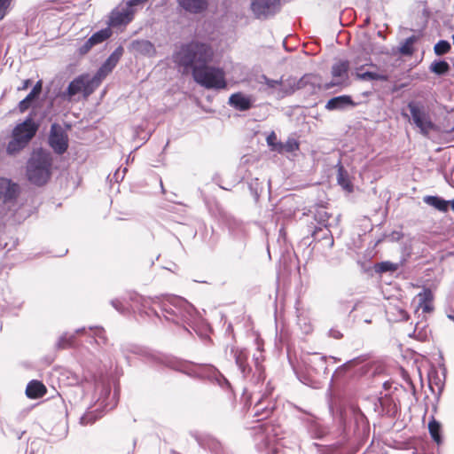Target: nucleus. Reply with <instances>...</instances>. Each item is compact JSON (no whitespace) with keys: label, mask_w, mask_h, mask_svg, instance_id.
<instances>
[{"label":"nucleus","mask_w":454,"mask_h":454,"mask_svg":"<svg viewBox=\"0 0 454 454\" xmlns=\"http://www.w3.org/2000/svg\"><path fill=\"white\" fill-rule=\"evenodd\" d=\"M236 364L239 366L244 377L251 372V367L247 363L248 352L246 348H235L233 351Z\"/></svg>","instance_id":"dca6fc26"},{"label":"nucleus","mask_w":454,"mask_h":454,"mask_svg":"<svg viewBox=\"0 0 454 454\" xmlns=\"http://www.w3.org/2000/svg\"><path fill=\"white\" fill-rule=\"evenodd\" d=\"M52 159L43 150L34 152L27 166V179L34 184H45L51 177Z\"/></svg>","instance_id":"7ed1b4c3"},{"label":"nucleus","mask_w":454,"mask_h":454,"mask_svg":"<svg viewBox=\"0 0 454 454\" xmlns=\"http://www.w3.org/2000/svg\"><path fill=\"white\" fill-rule=\"evenodd\" d=\"M413 38H408L400 47V52L403 55H411L413 53Z\"/></svg>","instance_id":"473e14b6"},{"label":"nucleus","mask_w":454,"mask_h":454,"mask_svg":"<svg viewBox=\"0 0 454 454\" xmlns=\"http://www.w3.org/2000/svg\"><path fill=\"white\" fill-rule=\"evenodd\" d=\"M387 314L388 315H390V314L394 315L395 313H394V311H388Z\"/></svg>","instance_id":"603ef678"},{"label":"nucleus","mask_w":454,"mask_h":454,"mask_svg":"<svg viewBox=\"0 0 454 454\" xmlns=\"http://www.w3.org/2000/svg\"><path fill=\"white\" fill-rule=\"evenodd\" d=\"M279 6L280 0H251V10L257 19L275 13Z\"/></svg>","instance_id":"9d476101"},{"label":"nucleus","mask_w":454,"mask_h":454,"mask_svg":"<svg viewBox=\"0 0 454 454\" xmlns=\"http://www.w3.org/2000/svg\"><path fill=\"white\" fill-rule=\"evenodd\" d=\"M451 209H452V210H453V212H454V199H453V200H451Z\"/></svg>","instance_id":"8fccbe9b"},{"label":"nucleus","mask_w":454,"mask_h":454,"mask_svg":"<svg viewBox=\"0 0 454 454\" xmlns=\"http://www.w3.org/2000/svg\"><path fill=\"white\" fill-rule=\"evenodd\" d=\"M19 193V186L11 180L0 177V200L8 202L14 200Z\"/></svg>","instance_id":"4468645a"},{"label":"nucleus","mask_w":454,"mask_h":454,"mask_svg":"<svg viewBox=\"0 0 454 454\" xmlns=\"http://www.w3.org/2000/svg\"><path fill=\"white\" fill-rule=\"evenodd\" d=\"M419 305L418 309H420L424 313H430L434 310V294L429 288H425L422 292L418 294Z\"/></svg>","instance_id":"a211bd4d"},{"label":"nucleus","mask_w":454,"mask_h":454,"mask_svg":"<svg viewBox=\"0 0 454 454\" xmlns=\"http://www.w3.org/2000/svg\"><path fill=\"white\" fill-rule=\"evenodd\" d=\"M31 83H32L31 80H29V79L24 80L22 82L21 86L19 87L18 90H27L31 85Z\"/></svg>","instance_id":"a18cd8bd"},{"label":"nucleus","mask_w":454,"mask_h":454,"mask_svg":"<svg viewBox=\"0 0 454 454\" xmlns=\"http://www.w3.org/2000/svg\"><path fill=\"white\" fill-rule=\"evenodd\" d=\"M265 83H266V84H267V86H268V87H270V88H276V87H277V85H281V86H283V87H284V89H285V92H286V94H288V93L286 92V90H288L286 89V86H288V87H289V85H288V82H286H286H283L282 81H280V82H279V81H276V80H271V79L265 78Z\"/></svg>","instance_id":"e433bc0d"},{"label":"nucleus","mask_w":454,"mask_h":454,"mask_svg":"<svg viewBox=\"0 0 454 454\" xmlns=\"http://www.w3.org/2000/svg\"><path fill=\"white\" fill-rule=\"evenodd\" d=\"M49 145L58 154H63L68 148L67 134L58 123H53L51 126Z\"/></svg>","instance_id":"1a4fd4ad"},{"label":"nucleus","mask_w":454,"mask_h":454,"mask_svg":"<svg viewBox=\"0 0 454 454\" xmlns=\"http://www.w3.org/2000/svg\"><path fill=\"white\" fill-rule=\"evenodd\" d=\"M423 201L442 213H447L449 207H451V200H446L439 196L427 195L423 198Z\"/></svg>","instance_id":"aec40b11"},{"label":"nucleus","mask_w":454,"mask_h":454,"mask_svg":"<svg viewBox=\"0 0 454 454\" xmlns=\"http://www.w3.org/2000/svg\"><path fill=\"white\" fill-rule=\"evenodd\" d=\"M43 90V81L39 80L35 86L32 89V91L36 93L37 95H40Z\"/></svg>","instance_id":"c03bdc74"},{"label":"nucleus","mask_w":454,"mask_h":454,"mask_svg":"<svg viewBox=\"0 0 454 454\" xmlns=\"http://www.w3.org/2000/svg\"><path fill=\"white\" fill-rule=\"evenodd\" d=\"M322 231V228L321 227H316L312 232H311V237L313 238L314 240L317 239V234L318 231Z\"/></svg>","instance_id":"de8ad7c7"},{"label":"nucleus","mask_w":454,"mask_h":454,"mask_svg":"<svg viewBox=\"0 0 454 454\" xmlns=\"http://www.w3.org/2000/svg\"><path fill=\"white\" fill-rule=\"evenodd\" d=\"M327 235H329V236H330V238H329V239H330V243H329V245H330V247H333V246L334 241H333V237L331 236V231H330L329 230H327V233H325V235L324 236V238H326V236H327Z\"/></svg>","instance_id":"09e8293b"},{"label":"nucleus","mask_w":454,"mask_h":454,"mask_svg":"<svg viewBox=\"0 0 454 454\" xmlns=\"http://www.w3.org/2000/svg\"><path fill=\"white\" fill-rule=\"evenodd\" d=\"M94 47V44L92 43H90V38L78 49V53L80 55H85L87 54L91 48Z\"/></svg>","instance_id":"ea45409f"},{"label":"nucleus","mask_w":454,"mask_h":454,"mask_svg":"<svg viewBox=\"0 0 454 454\" xmlns=\"http://www.w3.org/2000/svg\"><path fill=\"white\" fill-rule=\"evenodd\" d=\"M354 63H355L356 65H358V64H359V60L356 59H355Z\"/></svg>","instance_id":"3c124183"},{"label":"nucleus","mask_w":454,"mask_h":454,"mask_svg":"<svg viewBox=\"0 0 454 454\" xmlns=\"http://www.w3.org/2000/svg\"><path fill=\"white\" fill-rule=\"evenodd\" d=\"M194 81L206 89H225L227 86L225 73L220 67L202 65L192 71Z\"/></svg>","instance_id":"20e7f679"},{"label":"nucleus","mask_w":454,"mask_h":454,"mask_svg":"<svg viewBox=\"0 0 454 454\" xmlns=\"http://www.w3.org/2000/svg\"><path fill=\"white\" fill-rule=\"evenodd\" d=\"M329 218H330V215L326 211H325V210L317 211L315 214V220L317 222H318L319 223H327Z\"/></svg>","instance_id":"c9c22d12"},{"label":"nucleus","mask_w":454,"mask_h":454,"mask_svg":"<svg viewBox=\"0 0 454 454\" xmlns=\"http://www.w3.org/2000/svg\"><path fill=\"white\" fill-rule=\"evenodd\" d=\"M364 66L357 67L356 72V79L360 81H387V76L376 72H362Z\"/></svg>","instance_id":"5701e85b"},{"label":"nucleus","mask_w":454,"mask_h":454,"mask_svg":"<svg viewBox=\"0 0 454 454\" xmlns=\"http://www.w3.org/2000/svg\"><path fill=\"white\" fill-rule=\"evenodd\" d=\"M47 393L45 385L39 380H33L28 382L26 388V395L30 399H38L44 396Z\"/></svg>","instance_id":"6ab92c4d"},{"label":"nucleus","mask_w":454,"mask_h":454,"mask_svg":"<svg viewBox=\"0 0 454 454\" xmlns=\"http://www.w3.org/2000/svg\"><path fill=\"white\" fill-rule=\"evenodd\" d=\"M130 50L144 56H153L156 52L154 45L148 40H135L130 44Z\"/></svg>","instance_id":"f3484780"},{"label":"nucleus","mask_w":454,"mask_h":454,"mask_svg":"<svg viewBox=\"0 0 454 454\" xmlns=\"http://www.w3.org/2000/svg\"><path fill=\"white\" fill-rule=\"evenodd\" d=\"M31 105L32 101H30L27 98H25L18 105L19 112L21 114L25 113L31 106Z\"/></svg>","instance_id":"58836bf2"},{"label":"nucleus","mask_w":454,"mask_h":454,"mask_svg":"<svg viewBox=\"0 0 454 454\" xmlns=\"http://www.w3.org/2000/svg\"><path fill=\"white\" fill-rule=\"evenodd\" d=\"M434 53L438 56L446 54L450 50V44L448 41L441 40L434 47Z\"/></svg>","instance_id":"7c9ffc66"},{"label":"nucleus","mask_w":454,"mask_h":454,"mask_svg":"<svg viewBox=\"0 0 454 454\" xmlns=\"http://www.w3.org/2000/svg\"><path fill=\"white\" fill-rule=\"evenodd\" d=\"M229 104L239 111H247L252 107L251 99L248 97L243 95L241 92H237L231 95L229 98Z\"/></svg>","instance_id":"412c9836"},{"label":"nucleus","mask_w":454,"mask_h":454,"mask_svg":"<svg viewBox=\"0 0 454 454\" xmlns=\"http://www.w3.org/2000/svg\"><path fill=\"white\" fill-rule=\"evenodd\" d=\"M267 143L270 146L272 147L273 150L276 151V144L278 143L277 142V136L275 135L274 132H272L270 135L268 136L267 137Z\"/></svg>","instance_id":"37998d69"},{"label":"nucleus","mask_w":454,"mask_h":454,"mask_svg":"<svg viewBox=\"0 0 454 454\" xmlns=\"http://www.w3.org/2000/svg\"><path fill=\"white\" fill-rule=\"evenodd\" d=\"M38 97L39 95L31 90L26 98H27L30 101L33 102Z\"/></svg>","instance_id":"49530a36"},{"label":"nucleus","mask_w":454,"mask_h":454,"mask_svg":"<svg viewBox=\"0 0 454 454\" xmlns=\"http://www.w3.org/2000/svg\"><path fill=\"white\" fill-rule=\"evenodd\" d=\"M113 32L110 27H106L104 29H101L96 33H94L90 37V43H92L95 45H98L99 43H102L106 40L111 37Z\"/></svg>","instance_id":"a878e982"},{"label":"nucleus","mask_w":454,"mask_h":454,"mask_svg":"<svg viewBox=\"0 0 454 454\" xmlns=\"http://www.w3.org/2000/svg\"><path fill=\"white\" fill-rule=\"evenodd\" d=\"M430 70L438 75H442L449 72L450 66L444 60L434 61L431 64Z\"/></svg>","instance_id":"c756f323"},{"label":"nucleus","mask_w":454,"mask_h":454,"mask_svg":"<svg viewBox=\"0 0 454 454\" xmlns=\"http://www.w3.org/2000/svg\"><path fill=\"white\" fill-rule=\"evenodd\" d=\"M265 403H267V400L262 398L254 404V416H263V418H268L271 414L273 407L264 405Z\"/></svg>","instance_id":"cd10ccee"},{"label":"nucleus","mask_w":454,"mask_h":454,"mask_svg":"<svg viewBox=\"0 0 454 454\" xmlns=\"http://www.w3.org/2000/svg\"><path fill=\"white\" fill-rule=\"evenodd\" d=\"M99 85L94 76L90 78L89 74H81L69 83L64 97L71 99L74 95L82 92L84 98H88Z\"/></svg>","instance_id":"0eeeda50"},{"label":"nucleus","mask_w":454,"mask_h":454,"mask_svg":"<svg viewBox=\"0 0 454 454\" xmlns=\"http://www.w3.org/2000/svg\"><path fill=\"white\" fill-rule=\"evenodd\" d=\"M74 342V337H70L69 339H61L59 343V346L61 348H69L72 346Z\"/></svg>","instance_id":"79ce46f5"},{"label":"nucleus","mask_w":454,"mask_h":454,"mask_svg":"<svg viewBox=\"0 0 454 454\" xmlns=\"http://www.w3.org/2000/svg\"><path fill=\"white\" fill-rule=\"evenodd\" d=\"M300 145L294 138H288L285 143H277L276 151L279 153H293L299 150Z\"/></svg>","instance_id":"b1692460"},{"label":"nucleus","mask_w":454,"mask_h":454,"mask_svg":"<svg viewBox=\"0 0 454 454\" xmlns=\"http://www.w3.org/2000/svg\"><path fill=\"white\" fill-rule=\"evenodd\" d=\"M148 0H129L125 7L114 9L109 15L108 26L110 27H119L127 26L130 23L135 16L136 5L145 4Z\"/></svg>","instance_id":"423d86ee"},{"label":"nucleus","mask_w":454,"mask_h":454,"mask_svg":"<svg viewBox=\"0 0 454 454\" xmlns=\"http://www.w3.org/2000/svg\"><path fill=\"white\" fill-rule=\"evenodd\" d=\"M40 124L31 115L18 123L12 130L11 139L5 146V153L14 157L23 151L35 137Z\"/></svg>","instance_id":"f03ea898"},{"label":"nucleus","mask_w":454,"mask_h":454,"mask_svg":"<svg viewBox=\"0 0 454 454\" xmlns=\"http://www.w3.org/2000/svg\"><path fill=\"white\" fill-rule=\"evenodd\" d=\"M178 6L191 14H200L208 8V0H176Z\"/></svg>","instance_id":"ddd939ff"},{"label":"nucleus","mask_w":454,"mask_h":454,"mask_svg":"<svg viewBox=\"0 0 454 454\" xmlns=\"http://www.w3.org/2000/svg\"><path fill=\"white\" fill-rule=\"evenodd\" d=\"M289 90L287 93H293L298 90H304L306 93L317 95L321 90H328V82H324L321 75L317 74H306L299 80L288 79Z\"/></svg>","instance_id":"39448f33"},{"label":"nucleus","mask_w":454,"mask_h":454,"mask_svg":"<svg viewBox=\"0 0 454 454\" xmlns=\"http://www.w3.org/2000/svg\"><path fill=\"white\" fill-rule=\"evenodd\" d=\"M123 53V47L121 45L118 46L100 67L97 74L94 75L95 79L99 84L101 83L102 80L115 67Z\"/></svg>","instance_id":"f8f14e48"},{"label":"nucleus","mask_w":454,"mask_h":454,"mask_svg":"<svg viewBox=\"0 0 454 454\" xmlns=\"http://www.w3.org/2000/svg\"><path fill=\"white\" fill-rule=\"evenodd\" d=\"M441 424L434 418L428 423V430L432 439L437 443H442Z\"/></svg>","instance_id":"393cba45"},{"label":"nucleus","mask_w":454,"mask_h":454,"mask_svg":"<svg viewBox=\"0 0 454 454\" xmlns=\"http://www.w3.org/2000/svg\"><path fill=\"white\" fill-rule=\"evenodd\" d=\"M254 366L256 371L258 372V379L262 381L265 380V372L264 367L262 365V362L264 361V357L262 355H260V356L254 357Z\"/></svg>","instance_id":"2f4dec72"},{"label":"nucleus","mask_w":454,"mask_h":454,"mask_svg":"<svg viewBox=\"0 0 454 454\" xmlns=\"http://www.w3.org/2000/svg\"><path fill=\"white\" fill-rule=\"evenodd\" d=\"M392 309L396 311L397 315H396V317L390 318V320L407 321L409 319V314L403 309L395 307Z\"/></svg>","instance_id":"72a5a7b5"},{"label":"nucleus","mask_w":454,"mask_h":454,"mask_svg":"<svg viewBox=\"0 0 454 454\" xmlns=\"http://www.w3.org/2000/svg\"><path fill=\"white\" fill-rule=\"evenodd\" d=\"M399 269L398 263L389 261L381 262L374 265V270L377 273L395 272Z\"/></svg>","instance_id":"c85d7f7f"},{"label":"nucleus","mask_w":454,"mask_h":454,"mask_svg":"<svg viewBox=\"0 0 454 454\" xmlns=\"http://www.w3.org/2000/svg\"><path fill=\"white\" fill-rule=\"evenodd\" d=\"M336 168L338 170L337 174V182L338 184L347 192H353V184L349 179L348 174L345 169L344 166L341 163V160H339L336 164Z\"/></svg>","instance_id":"4be33fe9"},{"label":"nucleus","mask_w":454,"mask_h":454,"mask_svg":"<svg viewBox=\"0 0 454 454\" xmlns=\"http://www.w3.org/2000/svg\"><path fill=\"white\" fill-rule=\"evenodd\" d=\"M349 62L340 60L332 67L331 74L333 80L328 82V88L335 86H345L348 79Z\"/></svg>","instance_id":"9b49d317"},{"label":"nucleus","mask_w":454,"mask_h":454,"mask_svg":"<svg viewBox=\"0 0 454 454\" xmlns=\"http://www.w3.org/2000/svg\"><path fill=\"white\" fill-rule=\"evenodd\" d=\"M356 103H355L352 98L348 95H342L334 97L329 99L325 105V109L329 111L343 109L347 106H356Z\"/></svg>","instance_id":"2eb2a0df"},{"label":"nucleus","mask_w":454,"mask_h":454,"mask_svg":"<svg viewBox=\"0 0 454 454\" xmlns=\"http://www.w3.org/2000/svg\"><path fill=\"white\" fill-rule=\"evenodd\" d=\"M414 335L416 336V338L421 341H425L427 340L428 338V335H427V330L425 329H421L419 330V325H416L415 327V330H414Z\"/></svg>","instance_id":"4c0bfd02"},{"label":"nucleus","mask_w":454,"mask_h":454,"mask_svg":"<svg viewBox=\"0 0 454 454\" xmlns=\"http://www.w3.org/2000/svg\"><path fill=\"white\" fill-rule=\"evenodd\" d=\"M12 0H0V20H2L9 12Z\"/></svg>","instance_id":"f704fd0d"},{"label":"nucleus","mask_w":454,"mask_h":454,"mask_svg":"<svg viewBox=\"0 0 454 454\" xmlns=\"http://www.w3.org/2000/svg\"><path fill=\"white\" fill-rule=\"evenodd\" d=\"M408 108L411 115L412 122L423 134H427L430 130L434 129V124L421 103L411 101L408 103Z\"/></svg>","instance_id":"6e6552de"},{"label":"nucleus","mask_w":454,"mask_h":454,"mask_svg":"<svg viewBox=\"0 0 454 454\" xmlns=\"http://www.w3.org/2000/svg\"><path fill=\"white\" fill-rule=\"evenodd\" d=\"M329 336L335 340H340L343 338V333L337 328H332L329 331Z\"/></svg>","instance_id":"a19ab883"},{"label":"nucleus","mask_w":454,"mask_h":454,"mask_svg":"<svg viewBox=\"0 0 454 454\" xmlns=\"http://www.w3.org/2000/svg\"><path fill=\"white\" fill-rule=\"evenodd\" d=\"M214 50L207 43L193 40L183 44L175 56L176 62L185 67L193 68L197 66L207 65L214 59Z\"/></svg>","instance_id":"f257e3e1"},{"label":"nucleus","mask_w":454,"mask_h":454,"mask_svg":"<svg viewBox=\"0 0 454 454\" xmlns=\"http://www.w3.org/2000/svg\"><path fill=\"white\" fill-rule=\"evenodd\" d=\"M369 359V356H366V355H362V356H359L354 359H351L349 361H348L347 363H345L344 364H342L341 366H340L336 372L337 373H344L346 372L348 370L358 365V364H361L363 363H364L365 361H367Z\"/></svg>","instance_id":"bb28decb"}]
</instances>
